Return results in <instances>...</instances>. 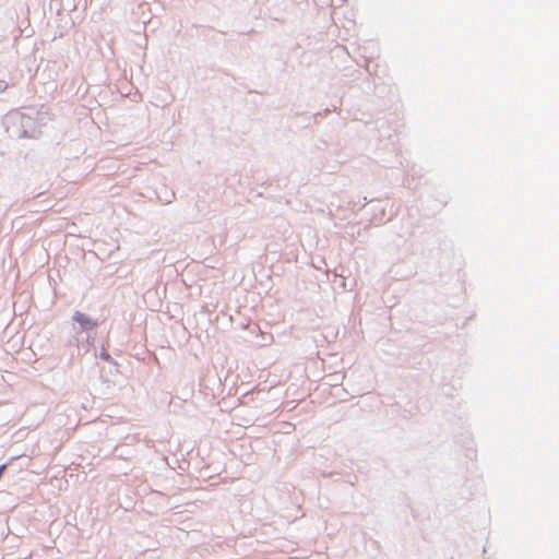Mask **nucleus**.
I'll return each mask as SVG.
<instances>
[{
    "label": "nucleus",
    "instance_id": "7",
    "mask_svg": "<svg viewBox=\"0 0 559 559\" xmlns=\"http://www.w3.org/2000/svg\"><path fill=\"white\" fill-rule=\"evenodd\" d=\"M9 466V463H4V464H1L0 465V479L2 478V476L4 475L7 468Z\"/></svg>",
    "mask_w": 559,
    "mask_h": 559
},
{
    "label": "nucleus",
    "instance_id": "5",
    "mask_svg": "<svg viewBox=\"0 0 559 559\" xmlns=\"http://www.w3.org/2000/svg\"><path fill=\"white\" fill-rule=\"evenodd\" d=\"M99 357H100L103 360H106V361H110V360H111L110 355L108 354V352H107L104 347H103V348H102V350H100Z\"/></svg>",
    "mask_w": 559,
    "mask_h": 559
},
{
    "label": "nucleus",
    "instance_id": "3",
    "mask_svg": "<svg viewBox=\"0 0 559 559\" xmlns=\"http://www.w3.org/2000/svg\"><path fill=\"white\" fill-rule=\"evenodd\" d=\"M7 132L11 138L25 139L23 133L21 112L10 115L5 121Z\"/></svg>",
    "mask_w": 559,
    "mask_h": 559
},
{
    "label": "nucleus",
    "instance_id": "6",
    "mask_svg": "<svg viewBox=\"0 0 559 559\" xmlns=\"http://www.w3.org/2000/svg\"><path fill=\"white\" fill-rule=\"evenodd\" d=\"M9 87L8 82L0 80V93H3Z\"/></svg>",
    "mask_w": 559,
    "mask_h": 559
},
{
    "label": "nucleus",
    "instance_id": "1",
    "mask_svg": "<svg viewBox=\"0 0 559 559\" xmlns=\"http://www.w3.org/2000/svg\"><path fill=\"white\" fill-rule=\"evenodd\" d=\"M21 127H23V133L25 139L37 140L41 136V128L45 126V123L43 122V117L39 111H36L35 116L21 112Z\"/></svg>",
    "mask_w": 559,
    "mask_h": 559
},
{
    "label": "nucleus",
    "instance_id": "4",
    "mask_svg": "<svg viewBox=\"0 0 559 559\" xmlns=\"http://www.w3.org/2000/svg\"><path fill=\"white\" fill-rule=\"evenodd\" d=\"M79 337L76 335H71L67 342H66V346L69 347L71 350H70V355L71 356H74V350H76V354L79 355L80 354V347H79Z\"/></svg>",
    "mask_w": 559,
    "mask_h": 559
},
{
    "label": "nucleus",
    "instance_id": "2",
    "mask_svg": "<svg viewBox=\"0 0 559 559\" xmlns=\"http://www.w3.org/2000/svg\"><path fill=\"white\" fill-rule=\"evenodd\" d=\"M72 320L80 325V332L76 334H81L82 332H86V341L90 338V333L97 328V321L88 317L87 314L75 311L72 316Z\"/></svg>",
    "mask_w": 559,
    "mask_h": 559
}]
</instances>
